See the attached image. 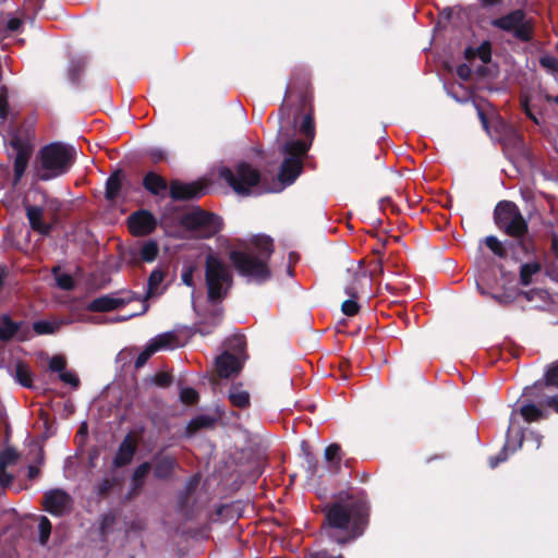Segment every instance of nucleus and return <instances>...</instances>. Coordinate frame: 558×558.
Returning a JSON list of instances; mask_svg holds the SVG:
<instances>
[{
  "label": "nucleus",
  "instance_id": "f257e3e1",
  "mask_svg": "<svg viewBox=\"0 0 558 558\" xmlns=\"http://www.w3.org/2000/svg\"><path fill=\"white\" fill-rule=\"evenodd\" d=\"M322 512V529L336 543L343 545L362 536L369 524L371 501L365 489L349 485L332 496Z\"/></svg>",
  "mask_w": 558,
  "mask_h": 558
},
{
  "label": "nucleus",
  "instance_id": "f03ea898",
  "mask_svg": "<svg viewBox=\"0 0 558 558\" xmlns=\"http://www.w3.org/2000/svg\"><path fill=\"white\" fill-rule=\"evenodd\" d=\"M253 251L233 250L229 259L235 271L257 284L271 279L272 272L268 262L274 253V240L269 235H255L251 240Z\"/></svg>",
  "mask_w": 558,
  "mask_h": 558
},
{
  "label": "nucleus",
  "instance_id": "7ed1b4c3",
  "mask_svg": "<svg viewBox=\"0 0 558 558\" xmlns=\"http://www.w3.org/2000/svg\"><path fill=\"white\" fill-rule=\"evenodd\" d=\"M77 151L73 145L51 142L41 146L32 163L34 182H48L66 175L76 162Z\"/></svg>",
  "mask_w": 558,
  "mask_h": 558
},
{
  "label": "nucleus",
  "instance_id": "20e7f679",
  "mask_svg": "<svg viewBox=\"0 0 558 558\" xmlns=\"http://www.w3.org/2000/svg\"><path fill=\"white\" fill-rule=\"evenodd\" d=\"M494 222L513 241L510 247H521L524 256L535 252V242L530 235L529 222L515 203L506 199L498 202L494 209Z\"/></svg>",
  "mask_w": 558,
  "mask_h": 558
},
{
  "label": "nucleus",
  "instance_id": "39448f33",
  "mask_svg": "<svg viewBox=\"0 0 558 558\" xmlns=\"http://www.w3.org/2000/svg\"><path fill=\"white\" fill-rule=\"evenodd\" d=\"M205 283L207 299L211 303L225 300L233 286V276L229 266L215 253L205 258Z\"/></svg>",
  "mask_w": 558,
  "mask_h": 558
},
{
  "label": "nucleus",
  "instance_id": "423d86ee",
  "mask_svg": "<svg viewBox=\"0 0 558 558\" xmlns=\"http://www.w3.org/2000/svg\"><path fill=\"white\" fill-rule=\"evenodd\" d=\"M293 128L298 130L301 138H294L289 132H283V128L281 126L278 131L277 141H283L284 144L289 145V149L294 148L302 153H308L316 135L313 105L307 106L306 109L298 107V112L293 118Z\"/></svg>",
  "mask_w": 558,
  "mask_h": 558
},
{
  "label": "nucleus",
  "instance_id": "0eeeda50",
  "mask_svg": "<svg viewBox=\"0 0 558 558\" xmlns=\"http://www.w3.org/2000/svg\"><path fill=\"white\" fill-rule=\"evenodd\" d=\"M295 98L298 107L306 109L313 105V87L310 71L304 66H294L290 73V80L284 92L283 101L279 108V118L289 117L290 108L286 104L288 99Z\"/></svg>",
  "mask_w": 558,
  "mask_h": 558
},
{
  "label": "nucleus",
  "instance_id": "6e6552de",
  "mask_svg": "<svg viewBox=\"0 0 558 558\" xmlns=\"http://www.w3.org/2000/svg\"><path fill=\"white\" fill-rule=\"evenodd\" d=\"M492 26L512 35L521 43H531L535 33V20L527 16L524 9L512 10L497 19L492 20Z\"/></svg>",
  "mask_w": 558,
  "mask_h": 558
},
{
  "label": "nucleus",
  "instance_id": "1a4fd4ad",
  "mask_svg": "<svg viewBox=\"0 0 558 558\" xmlns=\"http://www.w3.org/2000/svg\"><path fill=\"white\" fill-rule=\"evenodd\" d=\"M219 178L236 194L248 196L251 189L259 184L260 172L251 163L242 161L233 170L229 167H222L219 170Z\"/></svg>",
  "mask_w": 558,
  "mask_h": 558
},
{
  "label": "nucleus",
  "instance_id": "9d476101",
  "mask_svg": "<svg viewBox=\"0 0 558 558\" xmlns=\"http://www.w3.org/2000/svg\"><path fill=\"white\" fill-rule=\"evenodd\" d=\"M181 223L185 229L194 232L198 239H210L215 236L221 231L223 226L220 216L204 210L199 206L184 214Z\"/></svg>",
  "mask_w": 558,
  "mask_h": 558
},
{
  "label": "nucleus",
  "instance_id": "9b49d317",
  "mask_svg": "<svg viewBox=\"0 0 558 558\" xmlns=\"http://www.w3.org/2000/svg\"><path fill=\"white\" fill-rule=\"evenodd\" d=\"M9 146L14 153L13 155L8 154V157L13 159L12 186L16 187L26 173L34 154V144L28 138L15 133L11 136Z\"/></svg>",
  "mask_w": 558,
  "mask_h": 558
},
{
  "label": "nucleus",
  "instance_id": "f8f14e48",
  "mask_svg": "<svg viewBox=\"0 0 558 558\" xmlns=\"http://www.w3.org/2000/svg\"><path fill=\"white\" fill-rule=\"evenodd\" d=\"M279 151L283 156V161L278 172L280 187L270 190V192H279L283 187L291 185L302 173L303 159L307 155V153H302L294 148L289 149V145L284 143L280 145Z\"/></svg>",
  "mask_w": 558,
  "mask_h": 558
},
{
  "label": "nucleus",
  "instance_id": "ddd939ff",
  "mask_svg": "<svg viewBox=\"0 0 558 558\" xmlns=\"http://www.w3.org/2000/svg\"><path fill=\"white\" fill-rule=\"evenodd\" d=\"M209 185L205 179L183 182L173 179L169 183V196L173 202L197 201L208 193Z\"/></svg>",
  "mask_w": 558,
  "mask_h": 558
},
{
  "label": "nucleus",
  "instance_id": "4468645a",
  "mask_svg": "<svg viewBox=\"0 0 558 558\" xmlns=\"http://www.w3.org/2000/svg\"><path fill=\"white\" fill-rule=\"evenodd\" d=\"M348 272L352 277V281L345 286L344 292L350 296V299L342 302L341 311L344 315L352 317L360 312L361 306L356 302V299L359 298V290L361 288L362 281L367 280L368 277L366 270L360 266L352 270L348 269Z\"/></svg>",
  "mask_w": 558,
  "mask_h": 558
},
{
  "label": "nucleus",
  "instance_id": "2eb2a0df",
  "mask_svg": "<svg viewBox=\"0 0 558 558\" xmlns=\"http://www.w3.org/2000/svg\"><path fill=\"white\" fill-rule=\"evenodd\" d=\"M128 229L134 236H146L151 234L157 228V219L154 214L147 209H138L128 217Z\"/></svg>",
  "mask_w": 558,
  "mask_h": 558
},
{
  "label": "nucleus",
  "instance_id": "dca6fc26",
  "mask_svg": "<svg viewBox=\"0 0 558 558\" xmlns=\"http://www.w3.org/2000/svg\"><path fill=\"white\" fill-rule=\"evenodd\" d=\"M29 327L24 322H15L9 314L0 316V342L9 343L13 340L26 341L29 339Z\"/></svg>",
  "mask_w": 558,
  "mask_h": 558
},
{
  "label": "nucleus",
  "instance_id": "f3484780",
  "mask_svg": "<svg viewBox=\"0 0 558 558\" xmlns=\"http://www.w3.org/2000/svg\"><path fill=\"white\" fill-rule=\"evenodd\" d=\"M199 481L201 476L198 474L192 475L186 480L183 489L178 495V512L182 514L185 520H192L194 517L192 497L198 487Z\"/></svg>",
  "mask_w": 558,
  "mask_h": 558
},
{
  "label": "nucleus",
  "instance_id": "a211bd4d",
  "mask_svg": "<svg viewBox=\"0 0 558 558\" xmlns=\"http://www.w3.org/2000/svg\"><path fill=\"white\" fill-rule=\"evenodd\" d=\"M71 496L63 489L48 490L44 496V507L52 515H63L72 507Z\"/></svg>",
  "mask_w": 558,
  "mask_h": 558
},
{
  "label": "nucleus",
  "instance_id": "6ab92c4d",
  "mask_svg": "<svg viewBox=\"0 0 558 558\" xmlns=\"http://www.w3.org/2000/svg\"><path fill=\"white\" fill-rule=\"evenodd\" d=\"M243 363L244 360L241 356L231 353L229 350H225L215 359L217 375L220 378L235 376L242 371Z\"/></svg>",
  "mask_w": 558,
  "mask_h": 558
},
{
  "label": "nucleus",
  "instance_id": "aec40b11",
  "mask_svg": "<svg viewBox=\"0 0 558 558\" xmlns=\"http://www.w3.org/2000/svg\"><path fill=\"white\" fill-rule=\"evenodd\" d=\"M24 208L31 229L43 236H49L52 232L53 223L44 221V208L26 203H24Z\"/></svg>",
  "mask_w": 558,
  "mask_h": 558
},
{
  "label": "nucleus",
  "instance_id": "412c9836",
  "mask_svg": "<svg viewBox=\"0 0 558 558\" xmlns=\"http://www.w3.org/2000/svg\"><path fill=\"white\" fill-rule=\"evenodd\" d=\"M485 245L499 258L506 259L509 255L514 260H520V255H523L521 247H510L513 244L512 240L501 242L496 235H488L484 239Z\"/></svg>",
  "mask_w": 558,
  "mask_h": 558
},
{
  "label": "nucleus",
  "instance_id": "4be33fe9",
  "mask_svg": "<svg viewBox=\"0 0 558 558\" xmlns=\"http://www.w3.org/2000/svg\"><path fill=\"white\" fill-rule=\"evenodd\" d=\"M153 472L157 480L167 481L171 478L175 469L178 468V461L173 456L163 454L157 452L153 456Z\"/></svg>",
  "mask_w": 558,
  "mask_h": 558
},
{
  "label": "nucleus",
  "instance_id": "5701e85b",
  "mask_svg": "<svg viewBox=\"0 0 558 558\" xmlns=\"http://www.w3.org/2000/svg\"><path fill=\"white\" fill-rule=\"evenodd\" d=\"M163 279H165V272L159 268L154 269L148 277L147 290L142 299V310L136 313H132L128 316L121 317L119 320H121V322L126 320L129 318L144 315L145 313H147V311L149 310L148 300L150 298H153V295L155 294L156 290L158 289L160 283L163 281Z\"/></svg>",
  "mask_w": 558,
  "mask_h": 558
},
{
  "label": "nucleus",
  "instance_id": "b1692460",
  "mask_svg": "<svg viewBox=\"0 0 558 558\" xmlns=\"http://www.w3.org/2000/svg\"><path fill=\"white\" fill-rule=\"evenodd\" d=\"M137 445L131 434H128L118 447V450L113 457L112 465L116 469L123 468L130 464L136 452Z\"/></svg>",
  "mask_w": 558,
  "mask_h": 558
},
{
  "label": "nucleus",
  "instance_id": "393cba45",
  "mask_svg": "<svg viewBox=\"0 0 558 558\" xmlns=\"http://www.w3.org/2000/svg\"><path fill=\"white\" fill-rule=\"evenodd\" d=\"M223 318V311L221 308H215L210 311L206 317L197 322L194 325V333H199L201 336H209L214 332V330L221 324Z\"/></svg>",
  "mask_w": 558,
  "mask_h": 558
},
{
  "label": "nucleus",
  "instance_id": "a878e982",
  "mask_svg": "<svg viewBox=\"0 0 558 558\" xmlns=\"http://www.w3.org/2000/svg\"><path fill=\"white\" fill-rule=\"evenodd\" d=\"M228 400L232 407L246 410L251 407V396L243 389L242 383H232L228 390Z\"/></svg>",
  "mask_w": 558,
  "mask_h": 558
},
{
  "label": "nucleus",
  "instance_id": "bb28decb",
  "mask_svg": "<svg viewBox=\"0 0 558 558\" xmlns=\"http://www.w3.org/2000/svg\"><path fill=\"white\" fill-rule=\"evenodd\" d=\"M532 399L527 400H519V402L522 403L520 407L519 413L526 423H533L538 422L541 420H544L547 417L546 413L542 409V407L536 404L534 400L535 398L531 397Z\"/></svg>",
  "mask_w": 558,
  "mask_h": 558
},
{
  "label": "nucleus",
  "instance_id": "cd10ccee",
  "mask_svg": "<svg viewBox=\"0 0 558 558\" xmlns=\"http://www.w3.org/2000/svg\"><path fill=\"white\" fill-rule=\"evenodd\" d=\"M125 175L121 169L114 170L106 180L105 198L108 202H116L122 190V182Z\"/></svg>",
  "mask_w": 558,
  "mask_h": 558
},
{
  "label": "nucleus",
  "instance_id": "c85d7f7f",
  "mask_svg": "<svg viewBox=\"0 0 558 558\" xmlns=\"http://www.w3.org/2000/svg\"><path fill=\"white\" fill-rule=\"evenodd\" d=\"M543 383L536 381L532 387H526L523 391L522 398L533 397L536 399L537 404L547 407L558 413V396L543 397L541 390Z\"/></svg>",
  "mask_w": 558,
  "mask_h": 558
},
{
  "label": "nucleus",
  "instance_id": "c756f323",
  "mask_svg": "<svg viewBox=\"0 0 558 558\" xmlns=\"http://www.w3.org/2000/svg\"><path fill=\"white\" fill-rule=\"evenodd\" d=\"M142 184H143V187L148 193H150L151 195H155V196L160 195L169 186L167 180L162 175H160L154 171H148L143 177Z\"/></svg>",
  "mask_w": 558,
  "mask_h": 558
},
{
  "label": "nucleus",
  "instance_id": "7c9ffc66",
  "mask_svg": "<svg viewBox=\"0 0 558 558\" xmlns=\"http://www.w3.org/2000/svg\"><path fill=\"white\" fill-rule=\"evenodd\" d=\"M121 303L118 301V296L110 294L101 295L93 300L88 305L87 310L94 313L110 312L121 307Z\"/></svg>",
  "mask_w": 558,
  "mask_h": 558
},
{
  "label": "nucleus",
  "instance_id": "2f4dec72",
  "mask_svg": "<svg viewBox=\"0 0 558 558\" xmlns=\"http://www.w3.org/2000/svg\"><path fill=\"white\" fill-rule=\"evenodd\" d=\"M510 433H511V425L508 427L507 441L504 445L502 449L500 450V452L498 454L489 458V466L492 469H495L499 463H501V462H504V461H506L508 459V451L509 450L511 452H514L517 450V448L522 446L523 433L522 432H518L517 433V435H515V437L518 438V445L517 446H514V445L512 446L511 445Z\"/></svg>",
  "mask_w": 558,
  "mask_h": 558
},
{
  "label": "nucleus",
  "instance_id": "473e14b6",
  "mask_svg": "<svg viewBox=\"0 0 558 558\" xmlns=\"http://www.w3.org/2000/svg\"><path fill=\"white\" fill-rule=\"evenodd\" d=\"M216 424V420L210 415H198L194 418H192L184 430V437L191 438L193 437L198 430L203 428H211Z\"/></svg>",
  "mask_w": 558,
  "mask_h": 558
},
{
  "label": "nucleus",
  "instance_id": "72a5a7b5",
  "mask_svg": "<svg viewBox=\"0 0 558 558\" xmlns=\"http://www.w3.org/2000/svg\"><path fill=\"white\" fill-rule=\"evenodd\" d=\"M325 460L329 464V472L332 474H337L341 468L342 460V449L338 444H330L325 448Z\"/></svg>",
  "mask_w": 558,
  "mask_h": 558
},
{
  "label": "nucleus",
  "instance_id": "f704fd0d",
  "mask_svg": "<svg viewBox=\"0 0 558 558\" xmlns=\"http://www.w3.org/2000/svg\"><path fill=\"white\" fill-rule=\"evenodd\" d=\"M177 341L178 336L173 331H168L156 336L148 343L157 352L162 349L172 348Z\"/></svg>",
  "mask_w": 558,
  "mask_h": 558
},
{
  "label": "nucleus",
  "instance_id": "c9c22d12",
  "mask_svg": "<svg viewBox=\"0 0 558 558\" xmlns=\"http://www.w3.org/2000/svg\"><path fill=\"white\" fill-rule=\"evenodd\" d=\"M15 378L20 385L31 388L33 385V373L29 366L24 362H17L15 365Z\"/></svg>",
  "mask_w": 558,
  "mask_h": 558
},
{
  "label": "nucleus",
  "instance_id": "e433bc0d",
  "mask_svg": "<svg viewBox=\"0 0 558 558\" xmlns=\"http://www.w3.org/2000/svg\"><path fill=\"white\" fill-rule=\"evenodd\" d=\"M227 345V350H229L231 353L236 354L241 356L244 360V353L246 349V340L243 335H234L230 338H228L225 342Z\"/></svg>",
  "mask_w": 558,
  "mask_h": 558
},
{
  "label": "nucleus",
  "instance_id": "4c0bfd02",
  "mask_svg": "<svg viewBox=\"0 0 558 558\" xmlns=\"http://www.w3.org/2000/svg\"><path fill=\"white\" fill-rule=\"evenodd\" d=\"M542 269V266L538 262H532L523 264L520 267V283L522 286H529L532 282V277L538 274Z\"/></svg>",
  "mask_w": 558,
  "mask_h": 558
},
{
  "label": "nucleus",
  "instance_id": "58836bf2",
  "mask_svg": "<svg viewBox=\"0 0 558 558\" xmlns=\"http://www.w3.org/2000/svg\"><path fill=\"white\" fill-rule=\"evenodd\" d=\"M159 253L158 243L155 240L146 241L140 250L142 260L150 263L156 259Z\"/></svg>",
  "mask_w": 558,
  "mask_h": 558
},
{
  "label": "nucleus",
  "instance_id": "ea45409f",
  "mask_svg": "<svg viewBox=\"0 0 558 558\" xmlns=\"http://www.w3.org/2000/svg\"><path fill=\"white\" fill-rule=\"evenodd\" d=\"M86 68L83 59L72 60L68 70V76L72 84H78Z\"/></svg>",
  "mask_w": 558,
  "mask_h": 558
},
{
  "label": "nucleus",
  "instance_id": "a19ab883",
  "mask_svg": "<svg viewBox=\"0 0 558 558\" xmlns=\"http://www.w3.org/2000/svg\"><path fill=\"white\" fill-rule=\"evenodd\" d=\"M151 469L150 462H143L141 463L133 472L132 474V484L134 489H141L144 485V478L148 474V472Z\"/></svg>",
  "mask_w": 558,
  "mask_h": 558
},
{
  "label": "nucleus",
  "instance_id": "79ce46f5",
  "mask_svg": "<svg viewBox=\"0 0 558 558\" xmlns=\"http://www.w3.org/2000/svg\"><path fill=\"white\" fill-rule=\"evenodd\" d=\"M32 327L36 335L41 336L56 333L59 330L60 325L49 320H36L33 323Z\"/></svg>",
  "mask_w": 558,
  "mask_h": 558
},
{
  "label": "nucleus",
  "instance_id": "37998d69",
  "mask_svg": "<svg viewBox=\"0 0 558 558\" xmlns=\"http://www.w3.org/2000/svg\"><path fill=\"white\" fill-rule=\"evenodd\" d=\"M543 386L558 388V360L548 365L544 375Z\"/></svg>",
  "mask_w": 558,
  "mask_h": 558
},
{
  "label": "nucleus",
  "instance_id": "c03bdc74",
  "mask_svg": "<svg viewBox=\"0 0 558 558\" xmlns=\"http://www.w3.org/2000/svg\"><path fill=\"white\" fill-rule=\"evenodd\" d=\"M51 522L49 519L45 515L40 517L39 523H38V531H39V543L41 545H46L50 534H51Z\"/></svg>",
  "mask_w": 558,
  "mask_h": 558
},
{
  "label": "nucleus",
  "instance_id": "a18cd8bd",
  "mask_svg": "<svg viewBox=\"0 0 558 558\" xmlns=\"http://www.w3.org/2000/svg\"><path fill=\"white\" fill-rule=\"evenodd\" d=\"M117 522V515L113 512H107L100 517L99 521V533L101 535H107L112 526Z\"/></svg>",
  "mask_w": 558,
  "mask_h": 558
},
{
  "label": "nucleus",
  "instance_id": "49530a36",
  "mask_svg": "<svg viewBox=\"0 0 558 558\" xmlns=\"http://www.w3.org/2000/svg\"><path fill=\"white\" fill-rule=\"evenodd\" d=\"M198 392L191 387L183 388L180 392V400L187 405H193L198 402Z\"/></svg>",
  "mask_w": 558,
  "mask_h": 558
},
{
  "label": "nucleus",
  "instance_id": "de8ad7c7",
  "mask_svg": "<svg viewBox=\"0 0 558 558\" xmlns=\"http://www.w3.org/2000/svg\"><path fill=\"white\" fill-rule=\"evenodd\" d=\"M17 459L19 453L16 452V450L14 448L8 447L0 453V465L7 468L9 465L16 463Z\"/></svg>",
  "mask_w": 558,
  "mask_h": 558
},
{
  "label": "nucleus",
  "instance_id": "09e8293b",
  "mask_svg": "<svg viewBox=\"0 0 558 558\" xmlns=\"http://www.w3.org/2000/svg\"><path fill=\"white\" fill-rule=\"evenodd\" d=\"M9 93L8 88L0 89V123L3 124L9 114Z\"/></svg>",
  "mask_w": 558,
  "mask_h": 558
},
{
  "label": "nucleus",
  "instance_id": "8fccbe9b",
  "mask_svg": "<svg viewBox=\"0 0 558 558\" xmlns=\"http://www.w3.org/2000/svg\"><path fill=\"white\" fill-rule=\"evenodd\" d=\"M539 64L549 73H558V59L550 54H544L539 58Z\"/></svg>",
  "mask_w": 558,
  "mask_h": 558
},
{
  "label": "nucleus",
  "instance_id": "3c124183",
  "mask_svg": "<svg viewBox=\"0 0 558 558\" xmlns=\"http://www.w3.org/2000/svg\"><path fill=\"white\" fill-rule=\"evenodd\" d=\"M113 487L114 480L106 477L95 486V492L99 497L104 498L112 490Z\"/></svg>",
  "mask_w": 558,
  "mask_h": 558
},
{
  "label": "nucleus",
  "instance_id": "603ef678",
  "mask_svg": "<svg viewBox=\"0 0 558 558\" xmlns=\"http://www.w3.org/2000/svg\"><path fill=\"white\" fill-rule=\"evenodd\" d=\"M476 57L481 59L483 63L490 62L492 59V45L489 41H483L480 47L476 48Z\"/></svg>",
  "mask_w": 558,
  "mask_h": 558
},
{
  "label": "nucleus",
  "instance_id": "864d4df0",
  "mask_svg": "<svg viewBox=\"0 0 558 558\" xmlns=\"http://www.w3.org/2000/svg\"><path fill=\"white\" fill-rule=\"evenodd\" d=\"M151 381L158 387L167 388L172 384L173 377L167 372H159L153 376Z\"/></svg>",
  "mask_w": 558,
  "mask_h": 558
},
{
  "label": "nucleus",
  "instance_id": "5fc2aeb1",
  "mask_svg": "<svg viewBox=\"0 0 558 558\" xmlns=\"http://www.w3.org/2000/svg\"><path fill=\"white\" fill-rule=\"evenodd\" d=\"M66 367V360L63 355H53L49 361V369L54 373L61 374Z\"/></svg>",
  "mask_w": 558,
  "mask_h": 558
},
{
  "label": "nucleus",
  "instance_id": "6e6d98bb",
  "mask_svg": "<svg viewBox=\"0 0 558 558\" xmlns=\"http://www.w3.org/2000/svg\"><path fill=\"white\" fill-rule=\"evenodd\" d=\"M57 284L60 289L71 291L75 287L74 279L69 274H61L56 277Z\"/></svg>",
  "mask_w": 558,
  "mask_h": 558
},
{
  "label": "nucleus",
  "instance_id": "4d7b16f0",
  "mask_svg": "<svg viewBox=\"0 0 558 558\" xmlns=\"http://www.w3.org/2000/svg\"><path fill=\"white\" fill-rule=\"evenodd\" d=\"M4 26L9 34L19 32L23 26V20L8 14V20H4Z\"/></svg>",
  "mask_w": 558,
  "mask_h": 558
},
{
  "label": "nucleus",
  "instance_id": "13d9d810",
  "mask_svg": "<svg viewBox=\"0 0 558 558\" xmlns=\"http://www.w3.org/2000/svg\"><path fill=\"white\" fill-rule=\"evenodd\" d=\"M154 353H156V352L148 343L146 345V348L135 359V362H134L135 368L143 367Z\"/></svg>",
  "mask_w": 558,
  "mask_h": 558
},
{
  "label": "nucleus",
  "instance_id": "bf43d9fd",
  "mask_svg": "<svg viewBox=\"0 0 558 558\" xmlns=\"http://www.w3.org/2000/svg\"><path fill=\"white\" fill-rule=\"evenodd\" d=\"M59 378L61 381H63L64 384L71 385L73 388H78V386H80L78 377L76 376V374H74L72 372L64 371L61 374H59Z\"/></svg>",
  "mask_w": 558,
  "mask_h": 558
},
{
  "label": "nucleus",
  "instance_id": "052dcab7",
  "mask_svg": "<svg viewBox=\"0 0 558 558\" xmlns=\"http://www.w3.org/2000/svg\"><path fill=\"white\" fill-rule=\"evenodd\" d=\"M142 299L143 298H140V295L134 291H124L122 292V296H118V301L122 302L121 307L136 300L142 302Z\"/></svg>",
  "mask_w": 558,
  "mask_h": 558
},
{
  "label": "nucleus",
  "instance_id": "680f3d73",
  "mask_svg": "<svg viewBox=\"0 0 558 558\" xmlns=\"http://www.w3.org/2000/svg\"><path fill=\"white\" fill-rule=\"evenodd\" d=\"M457 75L464 82H468L472 77V69L466 63H462L457 68Z\"/></svg>",
  "mask_w": 558,
  "mask_h": 558
},
{
  "label": "nucleus",
  "instance_id": "e2e57ef3",
  "mask_svg": "<svg viewBox=\"0 0 558 558\" xmlns=\"http://www.w3.org/2000/svg\"><path fill=\"white\" fill-rule=\"evenodd\" d=\"M521 107H522V110L524 111V113L526 114V117L529 119H531L536 124L539 123V121L537 120L536 116L534 114V112L531 109L530 101H529L527 97H522L521 98Z\"/></svg>",
  "mask_w": 558,
  "mask_h": 558
},
{
  "label": "nucleus",
  "instance_id": "0e129e2a",
  "mask_svg": "<svg viewBox=\"0 0 558 558\" xmlns=\"http://www.w3.org/2000/svg\"><path fill=\"white\" fill-rule=\"evenodd\" d=\"M13 483V475L7 472V468L0 465V484L3 488L11 486Z\"/></svg>",
  "mask_w": 558,
  "mask_h": 558
},
{
  "label": "nucleus",
  "instance_id": "69168bd1",
  "mask_svg": "<svg viewBox=\"0 0 558 558\" xmlns=\"http://www.w3.org/2000/svg\"><path fill=\"white\" fill-rule=\"evenodd\" d=\"M193 274H194V267L190 266L189 268L183 270L182 276H181L182 282L185 286L191 287V288L194 287Z\"/></svg>",
  "mask_w": 558,
  "mask_h": 558
},
{
  "label": "nucleus",
  "instance_id": "338daca9",
  "mask_svg": "<svg viewBox=\"0 0 558 558\" xmlns=\"http://www.w3.org/2000/svg\"><path fill=\"white\" fill-rule=\"evenodd\" d=\"M550 252L558 259V233L553 232L550 235Z\"/></svg>",
  "mask_w": 558,
  "mask_h": 558
},
{
  "label": "nucleus",
  "instance_id": "774afa93",
  "mask_svg": "<svg viewBox=\"0 0 558 558\" xmlns=\"http://www.w3.org/2000/svg\"><path fill=\"white\" fill-rule=\"evenodd\" d=\"M310 558H344V557L342 555L333 556V555L329 554L328 551L324 550V551H317L315 554H312L310 556Z\"/></svg>",
  "mask_w": 558,
  "mask_h": 558
}]
</instances>
